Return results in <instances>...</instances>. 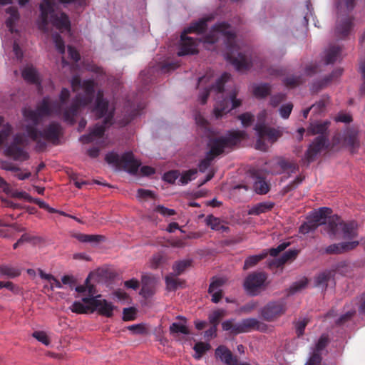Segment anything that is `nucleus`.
<instances>
[{
  "instance_id": "nucleus-1",
  "label": "nucleus",
  "mask_w": 365,
  "mask_h": 365,
  "mask_svg": "<svg viewBox=\"0 0 365 365\" xmlns=\"http://www.w3.org/2000/svg\"><path fill=\"white\" fill-rule=\"evenodd\" d=\"M72 89L77 93L70 106L67 101L70 92L67 88H63L59 95V101H52L48 96L44 97L38 103L36 110L29 108L23 109V116L26 122V131L27 136L34 141L42 138L44 140L56 141L61 133V126L57 123H51L43 131H38L37 127L46 116L62 115L63 120L68 123L73 124L75 116L80 113L82 108L88 106L95 97V83L92 80L81 81L78 76H74L71 80Z\"/></svg>"
},
{
  "instance_id": "nucleus-2",
  "label": "nucleus",
  "mask_w": 365,
  "mask_h": 365,
  "mask_svg": "<svg viewBox=\"0 0 365 365\" xmlns=\"http://www.w3.org/2000/svg\"><path fill=\"white\" fill-rule=\"evenodd\" d=\"M222 37L226 45L225 59L234 66L238 71H245L252 66L261 65L256 56H252L249 48L239 41L230 26L225 23L215 24L209 35L202 43L204 47L210 49V46Z\"/></svg>"
},
{
  "instance_id": "nucleus-3",
  "label": "nucleus",
  "mask_w": 365,
  "mask_h": 365,
  "mask_svg": "<svg viewBox=\"0 0 365 365\" xmlns=\"http://www.w3.org/2000/svg\"><path fill=\"white\" fill-rule=\"evenodd\" d=\"M212 76H205L199 78L198 85H205L206 87L200 92L199 100L202 104L207 101V96L210 92H214L217 96V100L214 108V114L217 118L228 113L231 110L239 107L241 105V100L236 98L237 91L235 90L229 93L228 96L225 95L223 89L224 83L229 81L230 75L224 73L221 77L217 80L215 84H211Z\"/></svg>"
},
{
  "instance_id": "nucleus-4",
  "label": "nucleus",
  "mask_w": 365,
  "mask_h": 365,
  "mask_svg": "<svg viewBox=\"0 0 365 365\" xmlns=\"http://www.w3.org/2000/svg\"><path fill=\"white\" fill-rule=\"evenodd\" d=\"M87 0H42L40 8V16L38 21V26L39 29L47 31V25L48 19H50L52 24L58 30L63 31H67L71 32L70 21L68 17L64 13L58 14H55V4L56 3H70L75 2L79 6H84L86 5Z\"/></svg>"
},
{
  "instance_id": "nucleus-5",
  "label": "nucleus",
  "mask_w": 365,
  "mask_h": 365,
  "mask_svg": "<svg viewBox=\"0 0 365 365\" xmlns=\"http://www.w3.org/2000/svg\"><path fill=\"white\" fill-rule=\"evenodd\" d=\"M103 91H98L96 95L95 106L92 111L97 118H104L103 124H96L87 135H82L79 140L83 143L97 141L102 138L106 126L112 124L113 108L110 107L108 102L103 98Z\"/></svg>"
},
{
  "instance_id": "nucleus-6",
  "label": "nucleus",
  "mask_w": 365,
  "mask_h": 365,
  "mask_svg": "<svg viewBox=\"0 0 365 365\" xmlns=\"http://www.w3.org/2000/svg\"><path fill=\"white\" fill-rule=\"evenodd\" d=\"M246 138L244 131L232 130L229 131L226 136L220 138L210 139L208 146L210 150L206 157L199 164L200 172H205L210 166L212 160L218 155L221 154L226 148H230L237 144L241 140Z\"/></svg>"
},
{
  "instance_id": "nucleus-7",
  "label": "nucleus",
  "mask_w": 365,
  "mask_h": 365,
  "mask_svg": "<svg viewBox=\"0 0 365 365\" xmlns=\"http://www.w3.org/2000/svg\"><path fill=\"white\" fill-rule=\"evenodd\" d=\"M332 210L329 207H321L314 211L308 222H304L299 227V232L303 234L309 233L314 230L318 226L324 225L325 231L329 236L336 234L337 228L336 221L339 220L337 215H331Z\"/></svg>"
},
{
  "instance_id": "nucleus-8",
  "label": "nucleus",
  "mask_w": 365,
  "mask_h": 365,
  "mask_svg": "<svg viewBox=\"0 0 365 365\" xmlns=\"http://www.w3.org/2000/svg\"><path fill=\"white\" fill-rule=\"evenodd\" d=\"M337 21L335 28L336 37L344 38L352 31L354 24L352 17L348 14L355 6V0H336Z\"/></svg>"
},
{
  "instance_id": "nucleus-9",
  "label": "nucleus",
  "mask_w": 365,
  "mask_h": 365,
  "mask_svg": "<svg viewBox=\"0 0 365 365\" xmlns=\"http://www.w3.org/2000/svg\"><path fill=\"white\" fill-rule=\"evenodd\" d=\"M209 19H201L199 21L192 23L189 27L185 29L181 34L180 48L178 52L179 56L195 54L197 53L198 43L197 40L191 37H187L186 35L190 33L201 34L207 27V21Z\"/></svg>"
},
{
  "instance_id": "nucleus-10",
  "label": "nucleus",
  "mask_w": 365,
  "mask_h": 365,
  "mask_svg": "<svg viewBox=\"0 0 365 365\" xmlns=\"http://www.w3.org/2000/svg\"><path fill=\"white\" fill-rule=\"evenodd\" d=\"M105 159L109 164H122L127 172L134 175L137 174L141 164L140 162L134 158L131 152H126L121 156L116 153L110 152L106 155Z\"/></svg>"
},
{
  "instance_id": "nucleus-11",
  "label": "nucleus",
  "mask_w": 365,
  "mask_h": 365,
  "mask_svg": "<svg viewBox=\"0 0 365 365\" xmlns=\"http://www.w3.org/2000/svg\"><path fill=\"white\" fill-rule=\"evenodd\" d=\"M255 130L258 137L255 148L261 151H266L268 149V145L263 142V139L267 138L272 143L282 135V133L279 130L269 128L260 123L256 124Z\"/></svg>"
},
{
  "instance_id": "nucleus-12",
  "label": "nucleus",
  "mask_w": 365,
  "mask_h": 365,
  "mask_svg": "<svg viewBox=\"0 0 365 365\" xmlns=\"http://www.w3.org/2000/svg\"><path fill=\"white\" fill-rule=\"evenodd\" d=\"M267 275L264 272H253L249 274L244 282V288L247 294L256 296L265 287Z\"/></svg>"
},
{
  "instance_id": "nucleus-13",
  "label": "nucleus",
  "mask_w": 365,
  "mask_h": 365,
  "mask_svg": "<svg viewBox=\"0 0 365 365\" xmlns=\"http://www.w3.org/2000/svg\"><path fill=\"white\" fill-rule=\"evenodd\" d=\"M26 144H27V142L23 135H16L13 143L5 148L4 153L6 156L11 157L15 160L25 161L29 159V155L19 145Z\"/></svg>"
},
{
  "instance_id": "nucleus-14",
  "label": "nucleus",
  "mask_w": 365,
  "mask_h": 365,
  "mask_svg": "<svg viewBox=\"0 0 365 365\" xmlns=\"http://www.w3.org/2000/svg\"><path fill=\"white\" fill-rule=\"evenodd\" d=\"M286 307L282 302H271L260 311L261 317L266 321L272 322L285 313Z\"/></svg>"
},
{
  "instance_id": "nucleus-15",
  "label": "nucleus",
  "mask_w": 365,
  "mask_h": 365,
  "mask_svg": "<svg viewBox=\"0 0 365 365\" xmlns=\"http://www.w3.org/2000/svg\"><path fill=\"white\" fill-rule=\"evenodd\" d=\"M91 303V313L97 312L98 314L106 317H112L114 311L117 309L111 302L101 299V296L92 297Z\"/></svg>"
},
{
  "instance_id": "nucleus-16",
  "label": "nucleus",
  "mask_w": 365,
  "mask_h": 365,
  "mask_svg": "<svg viewBox=\"0 0 365 365\" xmlns=\"http://www.w3.org/2000/svg\"><path fill=\"white\" fill-rule=\"evenodd\" d=\"M336 225V234L330 236L331 237L340 236L344 240H352L357 236L358 225L355 221L341 222L339 218Z\"/></svg>"
},
{
  "instance_id": "nucleus-17",
  "label": "nucleus",
  "mask_w": 365,
  "mask_h": 365,
  "mask_svg": "<svg viewBox=\"0 0 365 365\" xmlns=\"http://www.w3.org/2000/svg\"><path fill=\"white\" fill-rule=\"evenodd\" d=\"M329 342L328 335L324 334L318 339L314 346L312 349L310 356L306 365H320L322 361V353Z\"/></svg>"
},
{
  "instance_id": "nucleus-18",
  "label": "nucleus",
  "mask_w": 365,
  "mask_h": 365,
  "mask_svg": "<svg viewBox=\"0 0 365 365\" xmlns=\"http://www.w3.org/2000/svg\"><path fill=\"white\" fill-rule=\"evenodd\" d=\"M227 279L224 277H213L210 282L208 292L212 296V302L217 303L222 297V287L226 284Z\"/></svg>"
},
{
  "instance_id": "nucleus-19",
  "label": "nucleus",
  "mask_w": 365,
  "mask_h": 365,
  "mask_svg": "<svg viewBox=\"0 0 365 365\" xmlns=\"http://www.w3.org/2000/svg\"><path fill=\"white\" fill-rule=\"evenodd\" d=\"M327 139L320 135L315 138L312 144L309 146L306 157L309 161H312L327 146Z\"/></svg>"
},
{
  "instance_id": "nucleus-20",
  "label": "nucleus",
  "mask_w": 365,
  "mask_h": 365,
  "mask_svg": "<svg viewBox=\"0 0 365 365\" xmlns=\"http://www.w3.org/2000/svg\"><path fill=\"white\" fill-rule=\"evenodd\" d=\"M244 333L250 332L256 330L259 331H266L268 327L264 322L255 318H247L241 321Z\"/></svg>"
},
{
  "instance_id": "nucleus-21",
  "label": "nucleus",
  "mask_w": 365,
  "mask_h": 365,
  "mask_svg": "<svg viewBox=\"0 0 365 365\" xmlns=\"http://www.w3.org/2000/svg\"><path fill=\"white\" fill-rule=\"evenodd\" d=\"M142 288L140 294L145 298L153 295L155 290L156 279L148 274H143L141 278Z\"/></svg>"
},
{
  "instance_id": "nucleus-22",
  "label": "nucleus",
  "mask_w": 365,
  "mask_h": 365,
  "mask_svg": "<svg viewBox=\"0 0 365 365\" xmlns=\"http://www.w3.org/2000/svg\"><path fill=\"white\" fill-rule=\"evenodd\" d=\"M215 356L227 365H238L237 359L234 357L231 351L224 346H220L215 350ZM239 365H250L247 363H241Z\"/></svg>"
},
{
  "instance_id": "nucleus-23",
  "label": "nucleus",
  "mask_w": 365,
  "mask_h": 365,
  "mask_svg": "<svg viewBox=\"0 0 365 365\" xmlns=\"http://www.w3.org/2000/svg\"><path fill=\"white\" fill-rule=\"evenodd\" d=\"M22 77L28 83L37 86L39 91H41V81L36 68L33 66H26L22 71Z\"/></svg>"
},
{
  "instance_id": "nucleus-24",
  "label": "nucleus",
  "mask_w": 365,
  "mask_h": 365,
  "mask_svg": "<svg viewBox=\"0 0 365 365\" xmlns=\"http://www.w3.org/2000/svg\"><path fill=\"white\" fill-rule=\"evenodd\" d=\"M91 297H83L81 301L74 302L70 307L72 312L77 314L91 313Z\"/></svg>"
},
{
  "instance_id": "nucleus-25",
  "label": "nucleus",
  "mask_w": 365,
  "mask_h": 365,
  "mask_svg": "<svg viewBox=\"0 0 365 365\" xmlns=\"http://www.w3.org/2000/svg\"><path fill=\"white\" fill-rule=\"evenodd\" d=\"M359 245V242L357 240L348 242H341L339 244H334L328 246L325 252L328 254H339L345 251H348L355 248Z\"/></svg>"
},
{
  "instance_id": "nucleus-26",
  "label": "nucleus",
  "mask_w": 365,
  "mask_h": 365,
  "mask_svg": "<svg viewBox=\"0 0 365 365\" xmlns=\"http://www.w3.org/2000/svg\"><path fill=\"white\" fill-rule=\"evenodd\" d=\"M6 13L9 15L6 19V26L11 34L16 32L15 29L16 23L19 21V14L16 8L10 6L6 9Z\"/></svg>"
},
{
  "instance_id": "nucleus-27",
  "label": "nucleus",
  "mask_w": 365,
  "mask_h": 365,
  "mask_svg": "<svg viewBox=\"0 0 365 365\" xmlns=\"http://www.w3.org/2000/svg\"><path fill=\"white\" fill-rule=\"evenodd\" d=\"M21 271L22 268L18 265L10 264H0V277L16 278L21 274Z\"/></svg>"
},
{
  "instance_id": "nucleus-28",
  "label": "nucleus",
  "mask_w": 365,
  "mask_h": 365,
  "mask_svg": "<svg viewBox=\"0 0 365 365\" xmlns=\"http://www.w3.org/2000/svg\"><path fill=\"white\" fill-rule=\"evenodd\" d=\"M1 168L3 170L14 172V176L21 180L29 178L31 176L30 172H26L25 173H23L19 168L16 167L10 162H6V161L2 162L1 164Z\"/></svg>"
},
{
  "instance_id": "nucleus-29",
  "label": "nucleus",
  "mask_w": 365,
  "mask_h": 365,
  "mask_svg": "<svg viewBox=\"0 0 365 365\" xmlns=\"http://www.w3.org/2000/svg\"><path fill=\"white\" fill-rule=\"evenodd\" d=\"M274 203L271 202H262L253 205L248 210L249 215H259L272 209Z\"/></svg>"
},
{
  "instance_id": "nucleus-30",
  "label": "nucleus",
  "mask_w": 365,
  "mask_h": 365,
  "mask_svg": "<svg viewBox=\"0 0 365 365\" xmlns=\"http://www.w3.org/2000/svg\"><path fill=\"white\" fill-rule=\"evenodd\" d=\"M205 222V224L213 230L225 232L229 230L227 227L222 224L221 220L218 217L212 215H207Z\"/></svg>"
},
{
  "instance_id": "nucleus-31",
  "label": "nucleus",
  "mask_w": 365,
  "mask_h": 365,
  "mask_svg": "<svg viewBox=\"0 0 365 365\" xmlns=\"http://www.w3.org/2000/svg\"><path fill=\"white\" fill-rule=\"evenodd\" d=\"M298 254V251L295 250H289L285 252L279 258L273 259L270 263V265H274L279 267L285 264L289 260L294 259Z\"/></svg>"
},
{
  "instance_id": "nucleus-32",
  "label": "nucleus",
  "mask_w": 365,
  "mask_h": 365,
  "mask_svg": "<svg viewBox=\"0 0 365 365\" xmlns=\"http://www.w3.org/2000/svg\"><path fill=\"white\" fill-rule=\"evenodd\" d=\"M341 48L336 46H330L324 52V61L326 64L333 63L341 56Z\"/></svg>"
},
{
  "instance_id": "nucleus-33",
  "label": "nucleus",
  "mask_w": 365,
  "mask_h": 365,
  "mask_svg": "<svg viewBox=\"0 0 365 365\" xmlns=\"http://www.w3.org/2000/svg\"><path fill=\"white\" fill-rule=\"evenodd\" d=\"M329 122H314L310 124L307 128V133L309 135L324 134L327 130Z\"/></svg>"
},
{
  "instance_id": "nucleus-34",
  "label": "nucleus",
  "mask_w": 365,
  "mask_h": 365,
  "mask_svg": "<svg viewBox=\"0 0 365 365\" xmlns=\"http://www.w3.org/2000/svg\"><path fill=\"white\" fill-rule=\"evenodd\" d=\"M271 86L268 83L254 84L252 86L253 95L257 98H264L269 94Z\"/></svg>"
},
{
  "instance_id": "nucleus-35",
  "label": "nucleus",
  "mask_w": 365,
  "mask_h": 365,
  "mask_svg": "<svg viewBox=\"0 0 365 365\" xmlns=\"http://www.w3.org/2000/svg\"><path fill=\"white\" fill-rule=\"evenodd\" d=\"M253 189L259 195L266 194L269 191V185L265 180L259 176H254Z\"/></svg>"
},
{
  "instance_id": "nucleus-36",
  "label": "nucleus",
  "mask_w": 365,
  "mask_h": 365,
  "mask_svg": "<svg viewBox=\"0 0 365 365\" xmlns=\"http://www.w3.org/2000/svg\"><path fill=\"white\" fill-rule=\"evenodd\" d=\"M333 278V272L329 270L319 274L314 279L316 287L326 288L328 282Z\"/></svg>"
},
{
  "instance_id": "nucleus-37",
  "label": "nucleus",
  "mask_w": 365,
  "mask_h": 365,
  "mask_svg": "<svg viewBox=\"0 0 365 365\" xmlns=\"http://www.w3.org/2000/svg\"><path fill=\"white\" fill-rule=\"evenodd\" d=\"M268 255V252L267 250L262 251L259 255H251L246 258L245 263H244V269H248L251 267H253L255 266L259 261L264 259Z\"/></svg>"
},
{
  "instance_id": "nucleus-38",
  "label": "nucleus",
  "mask_w": 365,
  "mask_h": 365,
  "mask_svg": "<svg viewBox=\"0 0 365 365\" xmlns=\"http://www.w3.org/2000/svg\"><path fill=\"white\" fill-rule=\"evenodd\" d=\"M222 327L223 330L228 331L232 334L244 333L241 322L234 324L232 320H226L222 323Z\"/></svg>"
},
{
  "instance_id": "nucleus-39",
  "label": "nucleus",
  "mask_w": 365,
  "mask_h": 365,
  "mask_svg": "<svg viewBox=\"0 0 365 365\" xmlns=\"http://www.w3.org/2000/svg\"><path fill=\"white\" fill-rule=\"evenodd\" d=\"M175 274H170L165 277V283L167 289L173 291L178 287H182V282H181Z\"/></svg>"
},
{
  "instance_id": "nucleus-40",
  "label": "nucleus",
  "mask_w": 365,
  "mask_h": 365,
  "mask_svg": "<svg viewBox=\"0 0 365 365\" xmlns=\"http://www.w3.org/2000/svg\"><path fill=\"white\" fill-rule=\"evenodd\" d=\"M192 260L187 259L175 262L173 265V269L175 275L181 274L187 268L191 266Z\"/></svg>"
},
{
  "instance_id": "nucleus-41",
  "label": "nucleus",
  "mask_w": 365,
  "mask_h": 365,
  "mask_svg": "<svg viewBox=\"0 0 365 365\" xmlns=\"http://www.w3.org/2000/svg\"><path fill=\"white\" fill-rule=\"evenodd\" d=\"M7 228H0V237L4 238L11 237L14 235V232H22L23 227H20L16 224L9 225Z\"/></svg>"
},
{
  "instance_id": "nucleus-42",
  "label": "nucleus",
  "mask_w": 365,
  "mask_h": 365,
  "mask_svg": "<svg viewBox=\"0 0 365 365\" xmlns=\"http://www.w3.org/2000/svg\"><path fill=\"white\" fill-rule=\"evenodd\" d=\"M170 332L171 334H182L187 335L190 334L189 329L185 323L174 322L170 326Z\"/></svg>"
},
{
  "instance_id": "nucleus-43",
  "label": "nucleus",
  "mask_w": 365,
  "mask_h": 365,
  "mask_svg": "<svg viewBox=\"0 0 365 365\" xmlns=\"http://www.w3.org/2000/svg\"><path fill=\"white\" fill-rule=\"evenodd\" d=\"M210 345L208 343L197 342L195 344L193 349L195 350L194 357L200 359L202 355L210 349Z\"/></svg>"
},
{
  "instance_id": "nucleus-44",
  "label": "nucleus",
  "mask_w": 365,
  "mask_h": 365,
  "mask_svg": "<svg viewBox=\"0 0 365 365\" xmlns=\"http://www.w3.org/2000/svg\"><path fill=\"white\" fill-rule=\"evenodd\" d=\"M197 173L196 169L189 170L183 173L179 178V182L180 185L187 184L190 181L196 178Z\"/></svg>"
},
{
  "instance_id": "nucleus-45",
  "label": "nucleus",
  "mask_w": 365,
  "mask_h": 365,
  "mask_svg": "<svg viewBox=\"0 0 365 365\" xmlns=\"http://www.w3.org/2000/svg\"><path fill=\"white\" fill-rule=\"evenodd\" d=\"M32 336L39 342L46 346H48L50 344V339L46 332L43 331H36L32 334Z\"/></svg>"
},
{
  "instance_id": "nucleus-46",
  "label": "nucleus",
  "mask_w": 365,
  "mask_h": 365,
  "mask_svg": "<svg viewBox=\"0 0 365 365\" xmlns=\"http://www.w3.org/2000/svg\"><path fill=\"white\" fill-rule=\"evenodd\" d=\"M225 311L224 309H217L212 312L208 317L210 322L212 324L217 326L220 319L225 315Z\"/></svg>"
},
{
  "instance_id": "nucleus-47",
  "label": "nucleus",
  "mask_w": 365,
  "mask_h": 365,
  "mask_svg": "<svg viewBox=\"0 0 365 365\" xmlns=\"http://www.w3.org/2000/svg\"><path fill=\"white\" fill-rule=\"evenodd\" d=\"M307 283L308 279L306 277L300 279L290 287V292L293 294L301 291L307 287Z\"/></svg>"
},
{
  "instance_id": "nucleus-48",
  "label": "nucleus",
  "mask_w": 365,
  "mask_h": 365,
  "mask_svg": "<svg viewBox=\"0 0 365 365\" xmlns=\"http://www.w3.org/2000/svg\"><path fill=\"white\" fill-rule=\"evenodd\" d=\"M293 109V104L292 103H287L282 105L279 109L280 116L284 119H287Z\"/></svg>"
},
{
  "instance_id": "nucleus-49",
  "label": "nucleus",
  "mask_w": 365,
  "mask_h": 365,
  "mask_svg": "<svg viewBox=\"0 0 365 365\" xmlns=\"http://www.w3.org/2000/svg\"><path fill=\"white\" fill-rule=\"evenodd\" d=\"M180 173L177 170L167 172L163 175V180L169 183H175L177 180H179ZM178 184H180L179 182Z\"/></svg>"
},
{
  "instance_id": "nucleus-50",
  "label": "nucleus",
  "mask_w": 365,
  "mask_h": 365,
  "mask_svg": "<svg viewBox=\"0 0 365 365\" xmlns=\"http://www.w3.org/2000/svg\"><path fill=\"white\" fill-rule=\"evenodd\" d=\"M53 40L57 51L59 53L63 54L65 52V45L61 36L58 34H54L53 35Z\"/></svg>"
},
{
  "instance_id": "nucleus-51",
  "label": "nucleus",
  "mask_w": 365,
  "mask_h": 365,
  "mask_svg": "<svg viewBox=\"0 0 365 365\" xmlns=\"http://www.w3.org/2000/svg\"><path fill=\"white\" fill-rule=\"evenodd\" d=\"M89 277L86 279V285H81L76 287V291L78 292H88L89 297H93L94 292L93 290V287L88 284Z\"/></svg>"
},
{
  "instance_id": "nucleus-52",
  "label": "nucleus",
  "mask_w": 365,
  "mask_h": 365,
  "mask_svg": "<svg viewBox=\"0 0 365 365\" xmlns=\"http://www.w3.org/2000/svg\"><path fill=\"white\" fill-rule=\"evenodd\" d=\"M244 127H247L254 121V115L250 113H245L238 116Z\"/></svg>"
},
{
  "instance_id": "nucleus-53",
  "label": "nucleus",
  "mask_w": 365,
  "mask_h": 365,
  "mask_svg": "<svg viewBox=\"0 0 365 365\" xmlns=\"http://www.w3.org/2000/svg\"><path fill=\"white\" fill-rule=\"evenodd\" d=\"M31 202L35 203L39 206V207L46 210L50 213H55L57 212L54 208L51 207L46 202L38 199L33 197Z\"/></svg>"
},
{
  "instance_id": "nucleus-54",
  "label": "nucleus",
  "mask_w": 365,
  "mask_h": 365,
  "mask_svg": "<svg viewBox=\"0 0 365 365\" xmlns=\"http://www.w3.org/2000/svg\"><path fill=\"white\" fill-rule=\"evenodd\" d=\"M289 245V242H282L280 245H279L275 248H272L269 250H267L268 252V254L272 257H276L279 252L284 250Z\"/></svg>"
},
{
  "instance_id": "nucleus-55",
  "label": "nucleus",
  "mask_w": 365,
  "mask_h": 365,
  "mask_svg": "<svg viewBox=\"0 0 365 365\" xmlns=\"http://www.w3.org/2000/svg\"><path fill=\"white\" fill-rule=\"evenodd\" d=\"M137 197L139 200H145L154 197V193L148 190L138 189L137 191Z\"/></svg>"
},
{
  "instance_id": "nucleus-56",
  "label": "nucleus",
  "mask_w": 365,
  "mask_h": 365,
  "mask_svg": "<svg viewBox=\"0 0 365 365\" xmlns=\"http://www.w3.org/2000/svg\"><path fill=\"white\" fill-rule=\"evenodd\" d=\"M164 262V257L162 254L158 253L153 256L150 259V267L152 268H157Z\"/></svg>"
},
{
  "instance_id": "nucleus-57",
  "label": "nucleus",
  "mask_w": 365,
  "mask_h": 365,
  "mask_svg": "<svg viewBox=\"0 0 365 365\" xmlns=\"http://www.w3.org/2000/svg\"><path fill=\"white\" fill-rule=\"evenodd\" d=\"M284 83L285 86L289 87H294L302 83L300 77L292 76L284 79Z\"/></svg>"
},
{
  "instance_id": "nucleus-58",
  "label": "nucleus",
  "mask_w": 365,
  "mask_h": 365,
  "mask_svg": "<svg viewBox=\"0 0 365 365\" xmlns=\"http://www.w3.org/2000/svg\"><path fill=\"white\" fill-rule=\"evenodd\" d=\"M308 323L307 319H299L296 324V332L298 336L303 335L305 327Z\"/></svg>"
},
{
  "instance_id": "nucleus-59",
  "label": "nucleus",
  "mask_w": 365,
  "mask_h": 365,
  "mask_svg": "<svg viewBox=\"0 0 365 365\" xmlns=\"http://www.w3.org/2000/svg\"><path fill=\"white\" fill-rule=\"evenodd\" d=\"M11 132V127L9 124L4 125L2 130L0 132V145L2 144L9 136Z\"/></svg>"
},
{
  "instance_id": "nucleus-60",
  "label": "nucleus",
  "mask_w": 365,
  "mask_h": 365,
  "mask_svg": "<svg viewBox=\"0 0 365 365\" xmlns=\"http://www.w3.org/2000/svg\"><path fill=\"white\" fill-rule=\"evenodd\" d=\"M195 120L197 126L200 127L202 130H204L205 132H208L209 130L207 129V120L204 118V117L197 113L195 116Z\"/></svg>"
},
{
  "instance_id": "nucleus-61",
  "label": "nucleus",
  "mask_w": 365,
  "mask_h": 365,
  "mask_svg": "<svg viewBox=\"0 0 365 365\" xmlns=\"http://www.w3.org/2000/svg\"><path fill=\"white\" fill-rule=\"evenodd\" d=\"M285 99V95L282 93H278L274 95L270 98L269 104L273 107L276 108L278 105Z\"/></svg>"
},
{
  "instance_id": "nucleus-62",
  "label": "nucleus",
  "mask_w": 365,
  "mask_h": 365,
  "mask_svg": "<svg viewBox=\"0 0 365 365\" xmlns=\"http://www.w3.org/2000/svg\"><path fill=\"white\" fill-rule=\"evenodd\" d=\"M155 210L165 217L172 216L175 214V210L169 209L160 205L158 206Z\"/></svg>"
},
{
  "instance_id": "nucleus-63",
  "label": "nucleus",
  "mask_w": 365,
  "mask_h": 365,
  "mask_svg": "<svg viewBox=\"0 0 365 365\" xmlns=\"http://www.w3.org/2000/svg\"><path fill=\"white\" fill-rule=\"evenodd\" d=\"M61 287H62L61 283L58 279H56L54 277L51 280V282H49L48 284H45L43 286L44 290H48V291H53L54 288H61Z\"/></svg>"
},
{
  "instance_id": "nucleus-64",
  "label": "nucleus",
  "mask_w": 365,
  "mask_h": 365,
  "mask_svg": "<svg viewBox=\"0 0 365 365\" xmlns=\"http://www.w3.org/2000/svg\"><path fill=\"white\" fill-rule=\"evenodd\" d=\"M6 288L14 293H17L19 290V287L16 286L13 282L7 281V282H0V289Z\"/></svg>"
}]
</instances>
